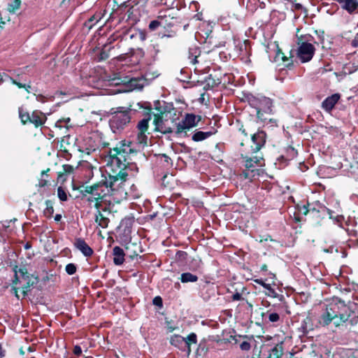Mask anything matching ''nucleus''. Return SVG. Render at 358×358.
<instances>
[{"label":"nucleus","instance_id":"f257e3e1","mask_svg":"<svg viewBox=\"0 0 358 358\" xmlns=\"http://www.w3.org/2000/svg\"><path fill=\"white\" fill-rule=\"evenodd\" d=\"M127 173L124 171H118L109 173L108 178L103 183H97L86 186L82 192L87 196V200L97 210L96 222H109V206L111 202L110 196H113L114 201L119 202L127 198L125 182Z\"/></svg>","mask_w":358,"mask_h":358},{"label":"nucleus","instance_id":"f03ea898","mask_svg":"<svg viewBox=\"0 0 358 358\" xmlns=\"http://www.w3.org/2000/svg\"><path fill=\"white\" fill-rule=\"evenodd\" d=\"M354 311L348 303L338 297L332 298L327 304L324 312L319 319V323L327 327L331 322L336 327H341L346 324Z\"/></svg>","mask_w":358,"mask_h":358},{"label":"nucleus","instance_id":"7ed1b4c3","mask_svg":"<svg viewBox=\"0 0 358 358\" xmlns=\"http://www.w3.org/2000/svg\"><path fill=\"white\" fill-rule=\"evenodd\" d=\"M131 153L132 149L129 144L120 143L110 149L105 159L108 169H110L113 173L118 171H124Z\"/></svg>","mask_w":358,"mask_h":358},{"label":"nucleus","instance_id":"20e7f679","mask_svg":"<svg viewBox=\"0 0 358 358\" xmlns=\"http://www.w3.org/2000/svg\"><path fill=\"white\" fill-rule=\"evenodd\" d=\"M159 114L154 115L153 124L155 126V130L162 134L171 133L175 129L177 130V120L179 115L175 109L169 110H162L158 109Z\"/></svg>","mask_w":358,"mask_h":358},{"label":"nucleus","instance_id":"39448f33","mask_svg":"<svg viewBox=\"0 0 358 358\" xmlns=\"http://www.w3.org/2000/svg\"><path fill=\"white\" fill-rule=\"evenodd\" d=\"M108 85H121L117 90L111 91L110 94L127 92L135 90H141L144 85V81L141 79L129 78V77H114L108 81Z\"/></svg>","mask_w":358,"mask_h":358},{"label":"nucleus","instance_id":"423d86ee","mask_svg":"<svg viewBox=\"0 0 358 358\" xmlns=\"http://www.w3.org/2000/svg\"><path fill=\"white\" fill-rule=\"evenodd\" d=\"M297 45L296 56L298 59L303 63L310 61L315 52L314 45L302 39L299 40Z\"/></svg>","mask_w":358,"mask_h":358},{"label":"nucleus","instance_id":"0eeeda50","mask_svg":"<svg viewBox=\"0 0 358 358\" xmlns=\"http://www.w3.org/2000/svg\"><path fill=\"white\" fill-rule=\"evenodd\" d=\"M19 117L23 124L31 123L36 127L41 126L45 120V117L41 112L36 110L30 115L23 107L19 108Z\"/></svg>","mask_w":358,"mask_h":358},{"label":"nucleus","instance_id":"6e6552de","mask_svg":"<svg viewBox=\"0 0 358 358\" xmlns=\"http://www.w3.org/2000/svg\"><path fill=\"white\" fill-rule=\"evenodd\" d=\"M201 120V117L200 115L192 113L186 114L184 118L178 122L176 133L177 134H186L189 130L196 127Z\"/></svg>","mask_w":358,"mask_h":358},{"label":"nucleus","instance_id":"1a4fd4ad","mask_svg":"<svg viewBox=\"0 0 358 358\" xmlns=\"http://www.w3.org/2000/svg\"><path fill=\"white\" fill-rule=\"evenodd\" d=\"M243 157L246 169L243 171L242 176L245 179L252 180L255 176V167L260 164L262 157L259 155H255L254 157L245 155L243 156Z\"/></svg>","mask_w":358,"mask_h":358},{"label":"nucleus","instance_id":"9d476101","mask_svg":"<svg viewBox=\"0 0 358 358\" xmlns=\"http://www.w3.org/2000/svg\"><path fill=\"white\" fill-rule=\"evenodd\" d=\"M130 117L128 113L120 111L115 113L110 120V126L113 132H117L123 129L129 122Z\"/></svg>","mask_w":358,"mask_h":358},{"label":"nucleus","instance_id":"9b49d317","mask_svg":"<svg viewBox=\"0 0 358 358\" xmlns=\"http://www.w3.org/2000/svg\"><path fill=\"white\" fill-rule=\"evenodd\" d=\"M272 101L269 98L262 97L259 99L257 103V117L262 120H266L264 117V114H268L271 112Z\"/></svg>","mask_w":358,"mask_h":358},{"label":"nucleus","instance_id":"f8f14e48","mask_svg":"<svg viewBox=\"0 0 358 358\" xmlns=\"http://www.w3.org/2000/svg\"><path fill=\"white\" fill-rule=\"evenodd\" d=\"M150 120V117L148 118L143 119L138 124V134L137 141L140 145L145 146L148 143V136L146 134L148 129V123Z\"/></svg>","mask_w":358,"mask_h":358},{"label":"nucleus","instance_id":"ddd939ff","mask_svg":"<svg viewBox=\"0 0 358 358\" xmlns=\"http://www.w3.org/2000/svg\"><path fill=\"white\" fill-rule=\"evenodd\" d=\"M252 141L254 145H251L252 153L257 152L264 145L266 141V134L259 131L252 136Z\"/></svg>","mask_w":358,"mask_h":358},{"label":"nucleus","instance_id":"4468645a","mask_svg":"<svg viewBox=\"0 0 358 358\" xmlns=\"http://www.w3.org/2000/svg\"><path fill=\"white\" fill-rule=\"evenodd\" d=\"M14 272L15 278L13 281V285L24 283L27 281V279H29V277H31L32 275L28 273L27 269L25 267L18 268V266H15L14 268Z\"/></svg>","mask_w":358,"mask_h":358},{"label":"nucleus","instance_id":"2eb2a0df","mask_svg":"<svg viewBox=\"0 0 358 358\" xmlns=\"http://www.w3.org/2000/svg\"><path fill=\"white\" fill-rule=\"evenodd\" d=\"M74 245L86 257H90L93 253L92 248L81 238L76 239Z\"/></svg>","mask_w":358,"mask_h":358},{"label":"nucleus","instance_id":"dca6fc26","mask_svg":"<svg viewBox=\"0 0 358 358\" xmlns=\"http://www.w3.org/2000/svg\"><path fill=\"white\" fill-rule=\"evenodd\" d=\"M339 99L340 95L338 94H334L327 97L322 102V108L327 111H330L334 107L335 104L338 102Z\"/></svg>","mask_w":358,"mask_h":358},{"label":"nucleus","instance_id":"f3484780","mask_svg":"<svg viewBox=\"0 0 358 358\" xmlns=\"http://www.w3.org/2000/svg\"><path fill=\"white\" fill-rule=\"evenodd\" d=\"M113 262L115 265H121L124 261V252L119 246L114 247L113 250Z\"/></svg>","mask_w":358,"mask_h":358},{"label":"nucleus","instance_id":"a211bd4d","mask_svg":"<svg viewBox=\"0 0 358 358\" xmlns=\"http://www.w3.org/2000/svg\"><path fill=\"white\" fill-rule=\"evenodd\" d=\"M277 52L274 57V62L278 65H284L287 66L289 64V59L285 55V54L278 49V46L277 45Z\"/></svg>","mask_w":358,"mask_h":358},{"label":"nucleus","instance_id":"6ab92c4d","mask_svg":"<svg viewBox=\"0 0 358 358\" xmlns=\"http://www.w3.org/2000/svg\"><path fill=\"white\" fill-rule=\"evenodd\" d=\"M37 282L38 278L34 275H31V277H29V279H27V281H25L24 285L22 286V292L23 296H25L29 292L30 287L33 286Z\"/></svg>","mask_w":358,"mask_h":358},{"label":"nucleus","instance_id":"aec40b11","mask_svg":"<svg viewBox=\"0 0 358 358\" xmlns=\"http://www.w3.org/2000/svg\"><path fill=\"white\" fill-rule=\"evenodd\" d=\"M137 248V244L134 243H129L125 246V249L131 258H134L138 255V252L136 250Z\"/></svg>","mask_w":358,"mask_h":358},{"label":"nucleus","instance_id":"412c9836","mask_svg":"<svg viewBox=\"0 0 358 358\" xmlns=\"http://www.w3.org/2000/svg\"><path fill=\"white\" fill-rule=\"evenodd\" d=\"M212 132H203V131H196L192 136V140L194 141H203L212 135Z\"/></svg>","mask_w":358,"mask_h":358},{"label":"nucleus","instance_id":"4be33fe9","mask_svg":"<svg viewBox=\"0 0 358 358\" xmlns=\"http://www.w3.org/2000/svg\"><path fill=\"white\" fill-rule=\"evenodd\" d=\"M198 278L196 275L190 273H184L181 275L180 280L182 282H196Z\"/></svg>","mask_w":358,"mask_h":358},{"label":"nucleus","instance_id":"5701e85b","mask_svg":"<svg viewBox=\"0 0 358 358\" xmlns=\"http://www.w3.org/2000/svg\"><path fill=\"white\" fill-rule=\"evenodd\" d=\"M20 0H15L8 5V10L11 13H14L20 8Z\"/></svg>","mask_w":358,"mask_h":358},{"label":"nucleus","instance_id":"b1692460","mask_svg":"<svg viewBox=\"0 0 358 358\" xmlns=\"http://www.w3.org/2000/svg\"><path fill=\"white\" fill-rule=\"evenodd\" d=\"M196 335L194 333H192L187 338H185L183 342H185L187 345L189 346L191 344L196 343Z\"/></svg>","mask_w":358,"mask_h":358},{"label":"nucleus","instance_id":"393cba45","mask_svg":"<svg viewBox=\"0 0 358 358\" xmlns=\"http://www.w3.org/2000/svg\"><path fill=\"white\" fill-rule=\"evenodd\" d=\"M298 210L299 212L301 214L306 215L308 212H310L311 210H315L314 208H311L310 205L308 203V205H303V206H298Z\"/></svg>","mask_w":358,"mask_h":358},{"label":"nucleus","instance_id":"a878e982","mask_svg":"<svg viewBox=\"0 0 358 358\" xmlns=\"http://www.w3.org/2000/svg\"><path fill=\"white\" fill-rule=\"evenodd\" d=\"M255 282L260 285H262L263 287L268 290L271 293H274V290L271 288V285L269 284H266L264 282V281L262 279H257L255 280Z\"/></svg>","mask_w":358,"mask_h":358},{"label":"nucleus","instance_id":"bb28decb","mask_svg":"<svg viewBox=\"0 0 358 358\" xmlns=\"http://www.w3.org/2000/svg\"><path fill=\"white\" fill-rule=\"evenodd\" d=\"M185 340V338L178 336V335H174L171 338V343L172 345H177L178 343L183 342Z\"/></svg>","mask_w":358,"mask_h":358},{"label":"nucleus","instance_id":"cd10ccee","mask_svg":"<svg viewBox=\"0 0 358 358\" xmlns=\"http://www.w3.org/2000/svg\"><path fill=\"white\" fill-rule=\"evenodd\" d=\"M124 234L123 236L121 237L122 240L124 241H127L129 237L131 234V227L129 226H125V227L123 229Z\"/></svg>","mask_w":358,"mask_h":358},{"label":"nucleus","instance_id":"c85d7f7f","mask_svg":"<svg viewBox=\"0 0 358 358\" xmlns=\"http://www.w3.org/2000/svg\"><path fill=\"white\" fill-rule=\"evenodd\" d=\"M57 195L60 200H62V201L67 200V194H66V192L61 187H58V189H57Z\"/></svg>","mask_w":358,"mask_h":358},{"label":"nucleus","instance_id":"c756f323","mask_svg":"<svg viewBox=\"0 0 358 358\" xmlns=\"http://www.w3.org/2000/svg\"><path fill=\"white\" fill-rule=\"evenodd\" d=\"M65 270L69 275H73L76 271V266L73 264H69L66 266Z\"/></svg>","mask_w":358,"mask_h":358},{"label":"nucleus","instance_id":"7c9ffc66","mask_svg":"<svg viewBox=\"0 0 358 358\" xmlns=\"http://www.w3.org/2000/svg\"><path fill=\"white\" fill-rule=\"evenodd\" d=\"M268 321L271 322H276L280 320V316L276 313H268Z\"/></svg>","mask_w":358,"mask_h":358},{"label":"nucleus","instance_id":"2f4dec72","mask_svg":"<svg viewBox=\"0 0 358 358\" xmlns=\"http://www.w3.org/2000/svg\"><path fill=\"white\" fill-rule=\"evenodd\" d=\"M261 349L257 345L253 348L252 356L251 358H261Z\"/></svg>","mask_w":358,"mask_h":358},{"label":"nucleus","instance_id":"473e14b6","mask_svg":"<svg viewBox=\"0 0 358 358\" xmlns=\"http://www.w3.org/2000/svg\"><path fill=\"white\" fill-rule=\"evenodd\" d=\"M160 24L161 23L159 21L153 20L150 23L149 28L151 30H155Z\"/></svg>","mask_w":358,"mask_h":358},{"label":"nucleus","instance_id":"72a5a7b5","mask_svg":"<svg viewBox=\"0 0 358 358\" xmlns=\"http://www.w3.org/2000/svg\"><path fill=\"white\" fill-rule=\"evenodd\" d=\"M240 348L242 350H244V351H248L250 350V344L247 342V341H243V343H241V344L240 345Z\"/></svg>","mask_w":358,"mask_h":358},{"label":"nucleus","instance_id":"f704fd0d","mask_svg":"<svg viewBox=\"0 0 358 358\" xmlns=\"http://www.w3.org/2000/svg\"><path fill=\"white\" fill-rule=\"evenodd\" d=\"M12 82L13 84L16 85L19 88H22V87L25 88L26 90L29 92V88H30L29 85H27V86L23 85L22 84L17 83L15 80H13Z\"/></svg>","mask_w":358,"mask_h":358},{"label":"nucleus","instance_id":"c9c22d12","mask_svg":"<svg viewBox=\"0 0 358 358\" xmlns=\"http://www.w3.org/2000/svg\"><path fill=\"white\" fill-rule=\"evenodd\" d=\"M73 353L77 356H80L82 353L81 348L78 345L75 346L73 349Z\"/></svg>","mask_w":358,"mask_h":358},{"label":"nucleus","instance_id":"e433bc0d","mask_svg":"<svg viewBox=\"0 0 358 358\" xmlns=\"http://www.w3.org/2000/svg\"><path fill=\"white\" fill-rule=\"evenodd\" d=\"M232 299L234 301H239L243 300V299L241 297V295L237 292L232 296Z\"/></svg>","mask_w":358,"mask_h":358},{"label":"nucleus","instance_id":"4c0bfd02","mask_svg":"<svg viewBox=\"0 0 358 358\" xmlns=\"http://www.w3.org/2000/svg\"><path fill=\"white\" fill-rule=\"evenodd\" d=\"M153 303L156 306H162V299L160 297H155L153 300Z\"/></svg>","mask_w":358,"mask_h":358},{"label":"nucleus","instance_id":"58836bf2","mask_svg":"<svg viewBox=\"0 0 358 358\" xmlns=\"http://www.w3.org/2000/svg\"><path fill=\"white\" fill-rule=\"evenodd\" d=\"M125 221L126 222H135V219H134V217L133 216H129L125 218Z\"/></svg>","mask_w":358,"mask_h":358},{"label":"nucleus","instance_id":"ea45409f","mask_svg":"<svg viewBox=\"0 0 358 358\" xmlns=\"http://www.w3.org/2000/svg\"><path fill=\"white\" fill-rule=\"evenodd\" d=\"M64 169L66 172H71L72 170V167L69 165H64Z\"/></svg>","mask_w":358,"mask_h":358},{"label":"nucleus","instance_id":"a19ab883","mask_svg":"<svg viewBox=\"0 0 358 358\" xmlns=\"http://www.w3.org/2000/svg\"><path fill=\"white\" fill-rule=\"evenodd\" d=\"M352 45L355 47L358 46L357 34H356L355 39L352 41Z\"/></svg>","mask_w":358,"mask_h":358},{"label":"nucleus","instance_id":"79ce46f5","mask_svg":"<svg viewBox=\"0 0 358 358\" xmlns=\"http://www.w3.org/2000/svg\"><path fill=\"white\" fill-rule=\"evenodd\" d=\"M13 290L14 291V294L15 295V296L19 299V295H18V290H17V288L15 287H13Z\"/></svg>","mask_w":358,"mask_h":358},{"label":"nucleus","instance_id":"37998d69","mask_svg":"<svg viewBox=\"0 0 358 358\" xmlns=\"http://www.w3.org/2000/svg\"><path fill=\"white\" fill-rule=\"evenodd\" d=\"M261 270L262 271H267V266L266 264H263L262 266H261Z\"/></svg>","mask_w":358,"mask_h":358},{"label":"nucleus","instance_id":"c03bdc74","mask_svg":"<svg viewBox=\"0 0 358 358\" xmlns=\"http://www.w3.org/2000/svg\"><path fill=\"white\" fill-rule=\"evenodd\" d=\"M61 217H62V216H61L60 215H57L55 216V220L56 221H59V220H60V219H61Z\"/></svg>","mask_w":358,"mask_h":358},{"label":"nucleus","instance_id":"a18cd8bd","mask_svg":"<svg viewBox=\"0 0 358 358\" xmlns=\"http://www.w3.org/2000/svg\"><path fill=\"white\" fill-rule=\"evenodd\" d=\"M4 24H5V22H3V21L0 22V30L3 28Z\"/></svg>","mask_w":358,"mask_h":358},{"label":"nucleus","instance_id":"49530a36","mask_svg":"<svg viewBox=\"0 0 358 358\" xmlns=\"http://www.w3.org/2000/svg\"><path fill=\"white\" fill-rule=\"evenodd\" d=\"M64 121L67 123V122H69L70 121V119L69 118H66V119L64 120Z\"/></svg>","mask_w":358,"mask_h":358},{"label":"nucleus","instance_id":"de8ad7c7","mask_svg":"<svg viewBox=\"0 0 358 358\" xmlns=\"http://www.w3.org/2000/svg\"><path fill=\"white\" fill-rule=\"evenodd\" d=\"M49 171V169H47V171H43L42 172V174H46V172H48Z\"/></svg>","mask_w":358,"mask_h":358},{"label":"nucleus","instance_id":"09e8293b","mask_svg":"<svg viewBox=\"0 0 358 358\" xmlns=\"http://www.w3.org/2000/svg\"><path fill=\"white\" fill-rule=\"evenodd\" d=\"M117 230H118V231H122V229H121V227H117Z\"/></svg>","mask_w":358,"mask_h":358},{"label":"nucleus","instance_id":"8fccbe9b","mask_svg":"<svg viewBox=\"0 0 358 358\" xmlns=\"http://www.w3.org/2000/svg\"><path fill=\"white\" fill-rule=\"evenodd\" d=\"M357 38H358V33H357Z\"/></svg>","mask_w":358,"mask_h":358},{"label":"nucleus","instance_id":"3c124183","mask_svg":"<svg viewBox=\"0 0 358 358\" xmlns=\"http://www.w3.org/2000/svg\"><path fill=\"white\" fill-rule=\"evenodd\" d=\"M86 358H91V357H86Z\"/></svg>","mask_w":358,"mask_h":358}]
</instances>
